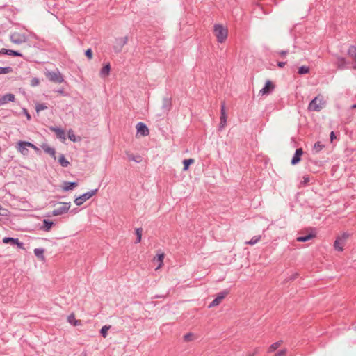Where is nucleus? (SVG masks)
Returning a JSON list of instances; mask_svg holds the SVG:
<instances>
[{
	"label": "nucleus",
	"instance_id": "nucleus-25",
	"mask_svg": "<svg viewBox=\"0 0 356 356\" xmlns=\"http://www.w3.org/2000/svg\"><path fill=\"white\" fill-rule=\"evenodd\" d=\"M163 259H164V254L161 253L157 255L156 257L154 258V261H156L159 263V266L156 268V269L160 268L163 264Z\"/></svg>",
	"mask_w": 356,
	"mask_h": 356
},
{
	"label": "nucleus",
	"instance_id": "nucleus-45",
	"mask_svg": "<svg viewBox=\"0 0 356 356\" xmlns=\"http://www.w3.org/2000/svg\"><path fill=\"white\" fill-rule=\"evenodd\" d=\"M309 181V177H307V176H305V177H303L302 183H303L304 184H307Z\"/></svg>",
	"mask_w": 356,
	"mask_h": 356
},
{
	"label": "nucleus",
	"instance_id": "nucleus-16",
	"mask_svg": "<svg viewBox=\"0 0 356 356\" xmlns=\"http://www.w3.org/2000/svg\"><path fill=\"white\" fill-rule=\"evenodd\" d=\"M302 154L303 151L301 148L297 149L293 157L292 158L291 164L296 165L297 163H298L301 159Z\"/></svg>",
	"mask_w": 356,
	"mask_h": 356
},
{
	"label": "nucleus",
	"instance_id": "nucleus-13",
	"mask_svg": "<svg viewBox=\"0 0 356 356\" xmlns=\"http://www.w3.org/2000/svg\"><path fill=\"white\" fill-rule=\"evenodd\" d=\"M136 129H137L138 134H140L143 136H146L149 134L148 128L143 122H139L137 124Z\"/></svg>",
	"mask_w": 356,
	"mask_h": 356
},
{
	"label": "nucleus",
	"instance_id": "nucleus-33",
	"mask_svg": "<svg viewBox=\"0 0 356 356\" xmlns=\"http://www.w3.org/2000/svg\"><path fill=\"white\" fill-rule=\"evenodd\" d=\"M309 67H307V66H302V67H299L298 72L300 74H305L309 73Z\"/></svg>",
	"mask_w": 356,
	"mask_h": 356
},
{
	"label": "nucleus",
	"instance_id": "nucleus-11",
	"mask_svg": "<svg viewBox=\"0 0 356 356\" xmlns=\"http://www.w3.org/2000/svg\"><path fill=\"white\" fill-rule=\"evenodd\" d=\"M220 120V129H223L227 124V114L225 111V105L224 103L221 106Z\"/></svg>",
	"mask_w": 356,
	"mask_h": 356
},
{
	"label": "nucleus",
	"instance_id": "nucleus-43",
	"mask_svg": "<svg viewBox=\"0 0 356 356\" xmlns=\"http://www.w3.org/2000/svg\"><path fill=\"white\" fill-rule=\"evenodd\" d=\"M136 234H137V243H140L141 241V236H142V230L140 229H136Z\"/></svg>",
	"mask_w": 356,
	"mask_h": 356
},
{
	"label": "nucleus",
	"instance_id": "nucleus-21",
	"mask_svg": "<svg viewBox=\"0 0 356 356\" xmlns=\"http://www.w3.org/2000/svg\"><path fill=\"white\" fill-rule=\"evenodd\" d=\"M283 343V341L282 340H280L273 344H271L268 349V353H273L277 349H278Z\"/></svg>",
	"mask_w": 356,
	"mask_h": 356
},
{
	"label": "nucleus",
	"instance_id": "nucleus-40",
	"mask_svg": "<svg viewBox=\"0 0 356 356\" xmlns=\"http://www.w3.org/2000/svg\"><path fill=\"white\" fill-rule=\"evenodd\" d=\"M40 84V80L36 78V77H33L31 79V86H33V87H35L37 86H38Z\"/></svg>",
	"mask_w": 356,
	"mask_h": 356
},
{
	"label": "nucleus",
	"instance_id": "nucleus-42",
	"mask_svg": "<svg viewBox=\"0 0 356 356\" xmlns=\"http://www.w3.org/2000/svg\"><path fill=\"white\" fill-rule=\"evenodd\" d=\"M86 56L88 59H92L93 56L92 51L91 49H88L85 52Z\"/></svg>",
	"mask_w": 356,
	"mask_h": 356
},
{
	"label": "nucleus",
	"instance_id": "nucleus-48",
	"mask_svg": "<svg viewBox=\"0 0 356 356\" xmlns=\"http://www.w3.org/2000/svg\"><path fill=\"white\" fill-rule=\"evenodd\" d=\"M336 138L335 135H334V133L333 131L331 132L330 134V140L331 142L333 141V140Z\"/></svg>",
	"mask_w": 356,
	"mask_h": 356
},
{
	"label": "nucleus",
	"instance_id": "nucleus-19",
	"mask_svg": "<svg viewBox=\"0 0 356 356\" xmlns=\"http://www.w3.org/2000/svg\"><path fill=\"white\" fill-rule=\"evenodd\" d=\"M77 185L78 184L76 182L65 181L62 186V189L65 191H70L76 187Z\"/></svg>",
	"mask_w": 356,
	"mask_h": 356
},
{
	"label": "nucleus",
	"instance_id": "nucleus-52",
	"mask_svg": "<svg viewBox=\"0 0 356 356\" xmlns=\"http://www.w3.org/2000/svg\"><path fill=\"white\" fill-rule=\"evenodd\" d=\"M353 108L356 109V104L353 105Z\"/></svg>",
	"mask_w": 356,
	"mask_h": 356
},
{
	"label": "nucleus",
	"instance_id": "nucleus-14",
	"mask_svg": "<svg viewBox=\"0 0 356 356\" xmlns=\"http://www.w3.org/2000/svg\"><path fill=\"white\" fill-rule=\"evenodd\" d=\"M110 72H111V65L109 63H107L101 69V70L99 72V76L104 79L106 78L109 76Z\"/></svg>",
	"mask_w": 356,
	"mask_h": 356
},
{
	"label": "nucleus",
	"instance_id": "nucleus-29",
	"mask_svg": "<svg viewBox=\"0 0 356 356\" xmlns=\"http://www.w3.org/2000/svg\"><path fill=\"white\" fill-rule=\"evenodd\" d=\"M261 236H255L252 238V239L249 241H247L245 243L248 245H253L256 243H257L261 240Z\"/></svg>",
	"mask_w": 356,
	"mask_h": 356
},
{
	"label": "nucleus",
	"instance_id": "nucleus-6",
	"mask_svg": "<svg viewBox=\"0 0 356 356\" xmlns=\"http://www.w3.org/2000/svg\"><path fill=\"white\" fill-rule=\"evenodd\" d=\"M45 76L50 81L54 83H61L64 81L63 75L58 71L47 72H45Z\"/></svg>",
	"mask_w": 356,
	"mask_h": 356
},
{
	"label": "nucleus",
	"instance_id": "nucleus-1",
	"mask_svg": "<svg viewBox=\"0 0 356 356\" xmlns=\"http://www.w3.org/2000/svg\"><path fill=\"white\" fill-rule=\"evenodd\" d=\"M213 33L220 43H224L228 37V29L222 24H215Z\"/></svg>",
	"mask_w": 356,
	"mask_h": 356
},
{
	"label": "nucleus",
	"instance_id": "nucleus-5",
	"mask_svg": "<svg viewBox=\"0 0 356 356\" xmlns=\"http://www.w3.org/2000/svg\"><path fill=\"white\" fill-rule=\"evenodd\" d=\"M10 40L15 44H21L27 41V36L22 31H15L10 35Z\"/></svg>",
	"mask_w": 356,
	"mask_h": 356
},
{
	"label": "nucleus",
	"instance_id": "nucleus-9",
	"mask_svg": "<svg viewBox=\"0 0 356 356\" xmlns=\"http://www.w3.org/2000/svg\"><path fill=\"white\" fill-rule=\"evenodd\" d=\"M275 88V85L270 81L266 82L265 86L259 90V94L261 95H267L271 92Z\"/></svg>",
	"mask_w": 356,
	"mask_h": 356
},
{
	"label": "nucleus",
	"instance_id": "nucleus-2",
	"mask_svg": "<svg viewBox=\"0 0 356 356\" xmlns=\"http://www.w3.org/2000/svg\"><path fill=\"white\" fill-rule=\"evenodd\" d=\"M325 101L321 95H318L309 104L307 109L309 111H320L324 108Z\"/></svg>",
	"mask_w": 356,
	"mask_h": 356
},
{
	"label": "nucleus",
	"instance_id": "nucleus-30",
	"mask_svg": "<svg viewBox=\"0 0 356 356\" xmlns=\"http://www.w3.org/2000/svg\"><path fill=\"white\" fill-rule=\"evenodd\" d=\"M9 211L0 205V219L9 216Z\"/></svg>",
	"mask_w": 356,
	"mask_h": 356
},
{
	"label": "nucleus",
	"instance_id": "nucleus-15",
	"mask_svg": "<svg viewBox=\"0 0 356 356\" xmlns=\"http://www.w3.org/2000/svg\"><path fill=\"white\" fill-rule=\"evenodd\" d=\"M27 142H25V141H19L18 143H17V150L21 153L23 155H27L28 154V152H29V150L27 149L28 145H26L25 143H26Z\"/></svg>",
	"mask_w": 356,
	"mask_h": 356
},
{
	"label": "nucleus",
	"instance_id": "nucleus-10",
	"mask_svg": "<svg viewBox=\"0 0 356 356\" xmlns=\"http://www.w3.org/2000/svg\"><path fill=\"white\" fill-rule=\"evenodd\" d=\"M227 294H228L227 291H223V292L218 293L217 295L216 298L211 302L209 307L211 308L213 307L218 306L222 301V300L226 297V296Z\"/></svg>",
	"mask_w": 356,
	"mask_h": 356
},
{
	"label": "nucleus",
	"instance_id": "nucleus-32",
	"mask_svg": "<svg viewBox=\"0 0 356 356\" xmlns=\"http://www.w3.org/2000/svg\"><path fill=\"white\" fill-rule=\"evenodd\" d=\"M324 147V145H322L320 142H317L314 145V150L316 152V153L319 152L321 150H322Z\"/></svg>",
	"mask_w": 356,
	"mask_h": 356
},
{
	"label": "nucleus",
	"instance_id": "nucleus-28",
	"mask_svg": "<svg viewBox=\"0 0 356 356\" xmlns=\"http://www.w3.org/2000/svg\"><path fill=\"white\" fill-rule=\"evenodd\" d=\"M314 238V235L310 234L305 236H299L297 238V241L299 242H306L312 238Z\"/></svg>",
	"mask_w": 356,
	"mask_h": 356
},
{
	"label": "nucleus",
	"instance_id": "nucleus-51",
	"mask_svg": "<svg viewBox=\"0 0 356 356\" xmlns=\"http://www.w3.org/2000/svg\"><path fill=\"white\" fill-rule=\"evenodd\" d=\"M280 54H281V55H285V54H286V52L282 51V52H281V53H280Z\"/></svg>",
	"mask_w": 356,
	"mask_h": 356
},
{
	"label": "nucleus",
	"instance_id": "nucleus-41",
	"mask_svg": "<svg viewBox=\"0 0 356 356\" xmlns=\"http://www.w3.org/2000/svg\"><path fill=\"white\" fill-rule=\"evenodd\" d=\"M287 353L286 349H282L275 354L274 356H286Z\"/></svg>",
	"mask_w": 356,
	"mask_h": 356
},
{
	"label": "nucleus",
	"instance_id": "nucleus-50",
	"mask_svg": "<svg viewBox=\"0 0 356 356\" xmlns=\"http://www.w3.org/2000/svg\"><path fill=\"white\" fill-rule=\"evenodd\" d=\"M277 65H278V66L280 67H283L286 65V63H284V62H280V63H278Z\"/></svg>",
	"mask_w": 356,
	"mask_h": 356
},
{
	"label": "nucleus",
	"instance_id": "nucleus-35",
	"mask_svg": "<svg viewBox=\"0 0 356 356\" xmlns=\"http://www.w3.org/2000/svg\"><path fill=\"white\" fill-rule=\"evenodd\" d=\"M195 339L194 334L193 333H188L184 336V340L185 341H192Z\"/></svg>",
	"mask_w": 356,
	"mask_h": 356
},
{
	"label": "nucleus",
	"instance_id": "nucleus-47",
	"mask_svg": "<svg viewBox=\"0 0 356 356\" xmlns=\"http://www.w3.org/2000/svg\"><path fill=\"white\" fill-rule=\"evenodd\" d=\"M339 63L341 65H345L346 64V60L343 58H340L339 59Z\"/></svg>",
	"mask_w": 356,
	"mask_h": 356
},
{
	"label": "nucleus",
	"instance_id": "nucleus-26",
	"mask_svg": "<svg viewBox=\"0 0 356 356\" xmlns=\"http://www.w3.org/2000/svg\"><path fill=\"white\" fill-rule=\"evenodd\" d=\"M58 162L63 167H67L69 165L70 162L67 161V159L65 157L64 155H60L58 157Z\"/></svg>",
	"mask_w": 356,
	"mask_h": 356
},
{
	"label": "nucleus",
	"instance_id": "nucleus-37",
	"mask_svg": "<svg viewBox=\"0 0 356 356\" xmlns=\"http://www.w3.org/2000/svg\"><path fill=\"white\" fill-rule=\"evenodd\" d=\"M43 223H44L46 231L49 232L53 225V222L48 221L47 220H44Z\"/></svg>",
	"mask_w": 356,
	"mask_h": 356
},
{
	"label": "nucleus",
	"instance_id": "nucleus-20",
	"mask_svg": "<svg viewBox=\"0 0 356 356\" xmlns=\"http://www.w3.org/2000/svg\"><path fill=\"white\" fill-rule=\"evenodd\" d=\"M0 53L3 54L11 55V56H22V54H20L19 52L15 51L13 50H10V49H6L5 48H2L0 50Z\"/></svg>",
	"mask_w": 356,
	"mask_h": 356
},
{
	"label": "nucleus",
	"instance_id": "nucleus-49",
	"mask_svg": "<svg viewBox=\"0 0 356 356\" xmlns=\"http://www.w3.org/2000/svg\"><path fill=\"white\" fill-rule=\"evenodd\" d=\"M257 352H258V349H257V348H256V349L254 350V353H250V354H248L247 356H254V355H255V354H257Z\"/></svg>",
	"mask_w": 356,
	"mask_h": 356
},
{
	"label": "nucleus",
	"instance_id": "nucleus-27",
	"mask_svg": "<svg viewBox=\"0 0 356 356\" xmlns=\"http://www.w3.org/2000/svg\"><path fill=\"white\" fill-rule=\"evenodd\" d=\"M43 149L47 152V154L52 156L54 159H56V151L54 148H51L49 146H43Z\"/></svg>",
	"mask_w": 356,
	"mask_h": 356
},
{
	"label": "nucleus",
	"instance_id": "nucleus-39",
	"mask_svg": "<svg viewBox=\"0 0 356 356\" xmlns=\"http://www.w3.org/2000/svg\"><path fill=\"white\" fill-rule=\"evenodd\" d=\"M12 72V68L10 67H0V74H8Z\"/></svg>",
	"mask_w": 356,
	"mask_h": 356
},
{
	"label": "nucleus",
	"instance_id": "nucleus-23",
	"mask_svg": "<svg viewBox=\"0 0 356 356\" xmlns=\"http://www.w3.org/2000/svg\"><path fill=\"white\" fill-rule=\"evenodd\" d=\"M44 249L42 248H35L34 250L35 255L42 261L44 260Z\"/></svg>",
	"mask_w": 356,
	"mask_h": 356
},
{
	"label": "nucleus",
	"instance_id": "nucleus-17",
	"mask_svg": "<svg viewBox=\"0 0 356 356\" xmlns=\"http://www.w3.org/2000/svg\"><path fill=\"white\" fill-rule=\"evenodd\" d=\"M51 130L56 134L57 138L63 140V141L65 140V134L63 129L56 127H51Z\"/></svg>",
	"mask_w": 356,
	"mask_h": 356
},
{
	"label": "nucleus",
	"instance_id": "nucleus-3",
	"mask_svg": "<svg viewBox=\"0 0 356 356\" xmlns=\"http://www.w3.org/2000/svg\"><path fill=\"white\" fill-rule=\"evenodd\" d=\"M71 207L70 202H57L54 205L52 215L54 216L67 213Z\"/></svg>",
	"mask_w": 356,
	"mask_h": 356
},
{
	"label": "nucleus",
	"instance_id": "nucleus-4",
	"mask_svg": "<svg viewBox=\"0 0 356 356\" xmlns=\"http://www.w3.org/2000/svg\"><path fill=\"white\" fill-rule=\"evenodd\" d=\"M349 234L343 233L338 236L334 243V247L336 250L342 252L343 250V246L346 244V241L349 238Z\"/></svg>",
	"mask_w": 356,
	"mask_h": 356
},
{
	"label": "nucleus",
	"instance_id": "nucleus-12",
	"mask_svg": "<svg viewBox=\"0 0 356 356\" xmlns=\"http://www.w3.org/2000/svg\"><path fill=\"white\" fill-rule=\"evenodd\" d=\"M15 96L13 94L8 93L3 95H0V105H4L9 102H15Z\"/></svg>",
	"mask_w": 356,
	"mask_h": 356
},
{
	"label": "nucleus",
	"instance_id": "nucleus-38",
	"mask_svg": "<svg viewBox=\"0 0 356 356\" xmlns=\"http://www.w3.org/2000/svg\"><path fill=\"white\" fill-rule=\"evenodd\" d=\"M348 54L350 56L356 58V48L355 47H350L348 50Z\"/></svg>",
	"mask_w": 356,
	"mask_h": 356
},
{
	"label": "nucleus",
	"instance_id": "nucleus-7",
	"mask_svg": "<svg viewBox=\"0 0 356 356\" xmlns=\"http://www.w3.org/2000/svg\"><path fill=\"white\" fill-rule=\"evenodd\" d=\"M97 192V189L92 190L90 191H88L81 196L76 197L74 200V203L77 206L82 205L86 201L91 198L92 196H94Z\"/></svg>",
	"mask_w": 356,
	"mask_h": 356
},
{
	"label": "nucleus",
	"instance_id": "nucleus-34",
	"mask_svg": "<svg viewBox=\"0 0 356 356\" xmlns=\"http://www.w3.org/2000/svg\"><path fill=\"white\" fill-rule=\"evenodd\" d=\"M47 108V106L44 104L38 103L35 105V110L38 113H39L41 111L45 110Z\"/></svg>",
	"mask_w": 356,
	"mask_h": 356
},
{
	"label": "nucleus",
	"instance_id": "nucleus-36",
	"mask_svg": "<svg viewBox=\"0 0 356 356\" xmlns=\"http://www.w3.org/2000/svg\"><path fill=\"white\" fill-rule=\"evenodd\" d=\"M110 325H104L102 327L100 332L104 338L106 337L107 332L110 329Z\"/></svg>",
	"mask_w": 356,
	"mask_h": 356
},
{
	"label": "nucleus",
	"instance_id": "nucleus-46",
	"mask_svg": "<svg viewBox=\"0 0 356 356\" xmlns=\"http://www.w3.org/2000/svg\"><path fill=\"white\" fill-rule=\"evenodd\" d=\"M23 112L26 115L27 119L29 120L31 119V116H30L29 113H28L27 110L26 109H24Z\"/></svg>",
	"mask_w": 356,
	"mask_h": 356
},
{
	"label": "nucleus",
	"instance_id": "nucleus-22",
	"mask_svg": "<svg viewBox=\"0 0 356 356\" xmlns=\"http://www.w3.org/2000/svg\"><path fill=\"white\" fill-rule=\"evenodd\" d=\"M3 242L4 243H13L16 244L19 248H22V243H19L18 239L13 238H4L3 239Z\"/></svg>",
	"mask_w": 356,
	"mask_h": 356
},
{
	"label": "nucleus",
	"instance_id": "nucleus-31",
	"mask_svg": "<svg viewBox=\"0 0 356 356\" xmlns=\"http://www.w3.org/2000/svg\"><path fill=\"white\" fill-rule=\"evenodd\" d=\"M68 138L71 141H73V142H76L77 140H80V138H79V139H77L76 135L72 130H70L68 131Z\"/></svg>",
	"mask_w": 356,
	"mask_h": 356
},
{
	"label": "nucleus",
	"instance_id": "nucleus-8",
	"mask_svg": "<svg viewBox=\"0 0 356 356\" xmlns=\"http://www.w3.org/2000/svg\"><path fill=\"white\" fill-rule=\"evenodd\" d=\"M128 37H120L115 39L113 49L116 52H120L124 46L127 43Z\"/></svg>",
	"mask_w": 356,
	"mask_h": 356
},
{
	"label": "nucleus",
	"instance_id": "nucleus-24",
	"mask_svg": "<svg viewBox=\"0 0 356 356\" xmlns=\"http://www.w3.org/2000/svg\"><path fill=\"white\" fill-rule=\"evenodd\" d=\"M194 163H195V159H188L184 160L183 161V164H184L183 170L184 171L188 170L190 165L193 164Z\"/></svg>",
	"mask_w": 356,
	"mask_h": 356
},
{
	"label": "nucleus",
	"instance_id": "nucleus-44",
	"mask_svg": "<svg viewBox=\"0 0 356 356\" xmlns=\"http://www.w3.org/2000/svg\"><path fill=\"white\" fill-rule=\"evenodd\" d=\"M25 144L27 145L28 147L33 148L35 151H38L39 150V149L35 145L32 144L31 143L28 142V143H26Z\"/></svg>",
	"mask_w": 356,
	"mask_h": 356
},
{
	"label": "nucleus",
	"instance_id": "nucleus-18",
	"mask_svg": "<svg viewBox=\"0 0 356 356\" xmlns=\"http://www.w3.org/2000/svg\"><path fill=\"white\" fill-rule=\"evenodd\" d=\"M67 322L74 326H79L82 325L81 320H76L75 318L74 314H71L67 316Z\"/></svg>",
	"mask_w": 356,
	"mask_h": 356
}]
</instances>
